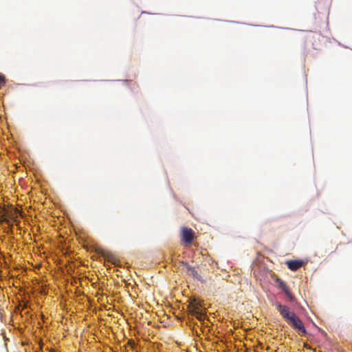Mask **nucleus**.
Wrapping results in <instances>:
<instances>
[{
	"label": "nucleus",
	"mask_w": 352,
	"mask_h": 352,
	"mask_svg": "<svg viewBox=\"0 0 352 352\" xmlns=\"http://www.w3.org/2000/svg\"><path fill=\"white\" fill-rule=\"evenodd\" d=\"M276 282L278 284V288L282 289V291H283L284 289H285L287 287V286L285 284V283L283 280H281L280 278H277L276 280Z\"/></svg>",
	"instance_id": "obj_9"
},
{
	"label": "nucleus",
	"mask_w": 352,
	"mask_h": 352,
	"mask_svg": "<svg viewBox=\"0 0 352 352\" xmlns=\"http://www.w3.org/2000/svg\"><path fill=\"white\" fill-rule=\"evenodd\" d=\"M274 305L276 306V309L282 316V317L285 318L287 321L289 319L292 314H294V312L290 311L289 308L287 306L283 305L278 302H276L274 303Z\"/></svg>",
	"instance_id": "obj_6"
},
{
	"label": "nucleus",
	"mask_w": 352,
	"mask_h": 352,
	"mask_svg": "<svg viewBox=\"0 0 352 352\" xmlns=\"http://www.w3.org/2000/svg\"><path fill=\"white\" fill-rule=\"evenodd\" d=\"M288 323L292 325V327L298 330L302 335H305L307 333V331L304 327L302 322L301 320L294 313L292 314L289 319L287 320Z\"/></svg>",
	"instance_id": "obj_3"
},
{
	"label": "nucleus",
	"mask_w": 352,
	"mask_h": 352,
	"mask_svg": "<svg viewBox=\"0 0 352 352\" xmlns=\"http://www.w3.org/2000/svg\"><path fill=\"white\" fill-rule=\"evenodd\" d=\"M182 241L188 245L190 244L195 238L194 231L189 228L183 227L181 229Z\"/></svg>",
	"instance_id": "obj_4"
},
{
	"label": "nucleus",
	"mask_w": 352,
	"mask_h": 352,
	"mask_svg": "<svg viewBox=\"0 0 352 352\" xmlns=\"http://www.w3.org/2000/svg\"><path fill=\"white\" fill-rule=\"evenodd\" d=\"M283 292H285V294L291 302H294L295 300V297L294 296L288 287L285 289H284Z\"/></svg>",
	"instance_id": "obj_8"
},
{
	"label": "nucleus",
	"mask_w": 352,
	"mask_h": 352,
	"mask_svg": "<svg viewBox=\"0 0 352 352\" xmlns=\"http://www.w3.org/2000/svg\"><path fill=\"white\" fill-rule=\"evenodd\" d=\"M188 309L190 314L198 320H202L205 318V309L203 307L201 301L195 298L191 300L188 305Z\"/></svg>",
	"instance_id": "obj_1"
},
{
	"label": "nucleus",
	"mask_w": 352,
	"mask_h": 352,
	"mask_svg": "<svg viewBox=\"0 0 352 352\" xmlns=\"http://www.w3.org/2000/svg\"><path fill=\"white\" fill-rule=\"evenodd\" d=\"M286 264L289 270L296 271L302 266L303 261L300 260H292L287 261Z\"/></svg>",
	"instance_id": "obj_7"
},
{
	"label": "nucleus",
	"mask_w": 352,
	"mask_h": 352,
	"mask_svg": "<svg viewBox=\"0 0 352 352\" xmlns=\"http://www.w3.org/2000/svg\"><path fill=\"white\" fill-rule=\"evenodd\" d=\"M181 265L184 267L188 275L192 276L200 282H204V280L201 275L198 273L194 267L190 266L187 262L182 261Z\"/></svg>",
	"instance_id": "obj_5"
},
{
	"label": "nucleus",
	"mask_w": 352,
	"mask_h": 352,
	"mask_svg": "<svg viewBox=\"0 0 352 352\" xmlns=\"http://www.w3.org/2000/svg\"><path fill=\"white\" fill-rule=\"evenodd\" d=\"M17 212V209L8 210L6 208H0V223H6L11 228L12 226L10 225V219L16 222V217L14 216V214H16Z\"/></svg>",
	"instance_id": "obj_2"
},
{
	"label": "nucleus",
	"mask_w": 352,
	"mask_h": 352,
	"mask_svg": "<svg viewBox=\"0 0 352 352\" xmlns=\"http://www.w3.org/2000/svg\"><path fill=\"white\" fill-rule=\"evenodd\" d=\"M6 83V77L3 74L0 73V85H4Z\"/></svg>",
	"instance_id": "obj_10"
}]
</instances>
